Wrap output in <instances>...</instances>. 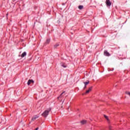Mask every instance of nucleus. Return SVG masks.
<instances>
[{"mask_svg":"<svg viewBox=\"0 0 130 130\" xmlns=\"http://www.w3.org/2000/svg\"><path fill=\"white\" fill-rule=\"evenodd\" d=\"M8 14H7V16H8Z\"/></svg>","mask_w":130,"mask_h":130,"instance_id":"21","label":"nucleus"},{"mask_svg":"<svg viewBox=\"0 0 130 130\" xmlns=\"http://www.w3.org/2000/svg\"><path fill=\"white\" fill-rule=\"evenodd\" d=\"M27 55V53L26 52H24L22 53L21 55H19L21 58H24V56H26Z\"/></svg>","mask_w":130,"mask_h":130,"instance_id":"2","label":"nucleus"},{"mask_svg":"<svg viewBox=\"0 0 130 130\" xmlns=\"http://www.w3.org/2000/svg\"><path fill=\"white\" fill-rule=\"evenodd\" d=\"M109 129L111 130V126L109 127Z\"/></svg>","mask_w":130,"mask_h":130,"instance_id":"20","label":"nucleus"},{"mask_svg":"<svg viewBox=\"0 0 130 130\" xmlns=\"http://www.w3.org/2000/svg\"><path fill=\"white\" fill-rule=\"evenodd\" d=\"M90 91L89 90H87L86 91L85 93H89Z\"/></svg>","mask_w":130,"mask_h":130,"instance_id":"15","label":"nucleus"},{"mask_svg":"<svg viewBox=\"0 0 130 130\" xmlns=\"http://www.w3.org/2000/svg\"><path fill=\"white\" fill-rule=\"evenodd\" d=\"M126 93L130 96V92H126Z\"/></svg>","mask_w":130,"mask_h":130,"instance_id":"16","label":"nucleus"},{"mask_svg":"<svg viewBox=\"0 0 130 130\" xmlns=\"http://www.w3.org/2000/svg\"><path fill=\"white\" fill-rule=\"evenodd\" d=\"M87 121L85 120H83L81 121V123L82 124H85V123H86Z\"/></svg>","mask_w":130,"mask_h":130,"instance_id":"8","label":"nucleus"},{"mask_svg":"<svg viewBox=\"0 0 130 130\" xmlns=\"http://www.w3.org/2000/svg\"><path fill=\"white\" fill-rule=\"evenodd\" d=\"M50 39H47L46 40V42H45V44H49L50 43Z\"/></svg>","mask_w":130,"mask_h":130,"instance_id":"11","label":"nucleus"},{"mask_svg":"<svg viewBox=\"0 0 130 130\" xmlns=\"http://www.w3.org/2000/svg\"><path fill=\"white\" fill-rule=\"evenodd\" d=\"M88 90H89V91L90 92L91 90H92V87H90V88L88 89Z\"/></svg>","mask_w":130,"mask_h":130,"instance_id":"17","label":"nucleus"},{"mask_svg":"<svg viewBox=\"0 0 130 130\" xmlns=\"http://www.w3.org/2000/svg\"><path fill=\"white\" fill-rule=\"evenodd\" d=\"M51 111V109L49 108L47 110H46L42 114V116L45 118L47 117V116L48 115L49 113Z\"/></svg>","mask_w":130,"mask_h":130,"instance_id":"1","label":"nucleus"},{"mask_svg":"<svg viewBox=\"0 0 130 130\" xmlns=\"http://www.w3.org/2000/svg\"><path fill=\"white\" fill-rule=\"evenodd\" d=\"M106 4L108 7H110L111 5V3L110 1H107Z\"/></svg>","mask_w":130,"mask_h":130,"instance_id":"4","label":"nucleus"},{"mask_svg":"<svg viewBox=\"0 0 130 130\" xmlns=\"http://www.w3.org/2000/svg\"><path fill=\"white\" fill-rule=\"evenodd\" d=\"M83 6H78V9H79V10H82L83 9Z\"/></svg>","mask_w":130,"mask_h":130,"instance_id":"10","label":"nucleus"},{"mask_svg":"<svg viewBox=\"0 0 130 130\" xmlns=\"http://www.w3.org/2000/svg\"><path fill=\"white\" fill-rule=\"evenodd\" d=\"M38 118H39V115H35V116L32 117V118L31 119V120L32 121H35V120H36Z\"/></svg>","mask_w":130,"mask_h":130,"instance_id":"3","label":"nucleus"},{"mask_svg":"<svg viewBox=\"0 0 130 130\" xmlns=\"http://www.w3.org/2000/svg\"><path fill=\"white\" fill-rule=\"evenodd\" d=\"M104 117L105 118V119L107 120L108 122H109V119L107 115H104Z\"/></svg>","mask_w":130,"mask_h":130,"instance_id":"7","label":"nucleus"},{"mask_svg":"<svg viewBox=\"0 0 130 130\" xmlns=\"http://www.w3.org/2000/svg\"><path fill=\"white\" fill-rule=\"evenodd\" d=\"M89 83V82L88 81V82H84V84L85 86H87V85H88Z\"/></svg>","mask_w":130,"mask_h":130,"instance_id":"12","label":"nucleus"},{"mask_svg":"<svg viewBox=\"0 0 130 130\" xmlns=\"http://www.w3.org/2000/svg\"><path fill=\"white\" fill-rule=\"evenodd\" d=\"M31 83H34V81L33 80H29L27 82V85H30Z\"/></svg>","mask_w":130,"mask_h":130,"instance_id":"5","label":"nucleus"},{"mask_svg":"<svg viewBox=\"0 0 130 130\" xmlns=\"http://www.w3.org/2000/svg\"><path fill=\"white\" fill-rule=\"evenodd\" d=\"M59 46V44H56V45H55L54 46V48H56L57 47H58Z\"/></svg>","mask_w":130,"mask_h":130,"instance_id":"14","label":"nucleus"},{"mask_svg":"<svg viewBox=\"0 0 130 130\" xmlns=\"http://www.w3.org/2000/svg\"><path fill=\"white\" fill-rule=\"evenodd\" d=\"M66 92V91H63L61 94H60V95L58 98H58H62L64 95H64H63L64 93Z\"/></svg>","mask_w":130,"mask_h":130,"instance_id":"9","label":"nucleus"},{"mask_svg":"<svg viewBox=\"0 0 130 130\" xmlns=\"http://www.w3.org/2000/svg\"><path fill=\"white\" fill-rule=\"evenodd\" d=\"M39 129V128L38 127H37V128H36V129H35V130H38Z\"/></svg>","mask_w":130,"mask_h":130,"instance_id":"19","label":"nucleus"},{"mask_svg":"<svg viewBox=\"0 0 130 130\" xmlns=\"http://www.w3.org/2000/svg\"><path fill=\"white\" fill-rule=\"evenodd\" d=\"M61 66L64 68H67V66L64 63L62 64Z\"/></svg>","mask_w":130,"mask_h":130,"instance_id":"13","label":"nucleus"},{"mask_svg":"<svg viewBox=\"0 0 130 130\" xmlns=\"http://www.w3.org/2000/svg\"><path fill=\"white\" fill-rule=\"evenodd\" d=\"M85 88H86V86L85 85L84 87V89H85Z\"/></svg>","mask_w":130,"mask_h":130,"instance_id":"18","label":"nucleus"},{"mask_svg":"<svg viewBox=\"0 0 130 130\" xmlns=\"http://www.w3.org/2000/svg\"><path fill=\"white\" fill-rule=\"evenodd\" d=\"M104 54H105V55H106L107 56H110L109 53H108L107 51H105Z\"/></svg>","mask_w":130,"mask_h":130,"instance_id":"6","label":"nucleus"}]
</instances>
